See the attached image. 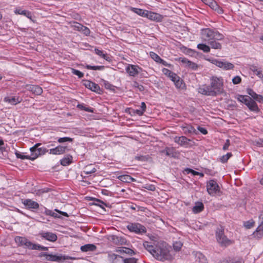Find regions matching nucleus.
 I'll return each mask as SVG.
<instances>
[{
    "mask_svg": "<svg viewBox=\"0 0 263 263\" xmlns=\"http://www.w3.org/2000/svg\"><path fill=\"white\" fill-rule=\"evenodd\" d=\"M171 247L166 243L163 242L157 246L156 254H154V257L159 260H171L172 256L170 254Z\"/></svg>",
    "mask_w": 263,
    "mask_h": 263,
    "instance_id": "nucleus-1",
    "label": "nucleus"
},
{
    "mask_svg": "<svg viewBox=\"0 0 263 263\" xmlns=\"http://www.w3.org/2000/svg\"><path fill=\"white\" fill-rule=\"evenodd\" d=\"M210 85L214 96L224 93L223 79L221 77H212L210 78Z\"/></svg>",
    "mask_w": 263,
    "mask_h": 263,
    "instance_id": "nucleus-2",
    "label": "nucleus"
},
{
    "mask_svg": "<svg viewBox=\"0 0 263 263\" xmlns=\"http://www.w3.org/2000/svg\"><path fill=\"white\" fill-rule=\"evenodd\" d=\"M235 98L240 103L245 104L249 109L254 113H258L259 109L256 102L247 95H237Z\"/></svg>",
    "mask_w": 263,
    "mask_h": 263,
    "instance_id": "nucleus-3",
    "label": "nucleus"
},
{
    "mask_svg": "<svg viewBox=\"0 0 263 263\" xmlns=\"http://www.w3.org/2000/svg\"><path fill=\"white\" fill-rule=\"evenodd\" d=\"M39 257L41 258L44 257V258L42 259L43 260L57 261L58 262H62L65 260L71 258L68 256L49 254L45 252L40 253L39 255Z\"/></svg>",
    "mask_w": 263,
    "mask_h": 263,
    "instance_id": "nucleus-4",
    "label": "nucleus"
},
{
    "mask_svg": "<svg viewBox=\"0 0 263 263\" xmlns=\"http://www.w3.org/2000/svg\"><path fill=\"white\" fill-rule=\"evenodd\" d=\"M216 238L218 243L221 246L227 247L232 243V241L224 235V229L222 227H220L217 229Z\"/></svg>",
    "mask_w": 263,
    "mask_h": 263,
    "instance_id": "nucleus-5",
    "label": "nucleus"
},
{
    "mask_svg": "<svg viewBox=\"0 0 263 263\" xmlns=\"http://www.w3.org/2000/svg\"><path fill=\"white\" fill-rule=\"evenodd\" d=\"M40 143H37L34 146L30 148L31 155H30L29 159L34 160L37 158L39 156L45 154L46 152H48L45 147H39L38 146L40 145Z\"/></svg>",
    "mask_w": 263,
    "mask_h": 263,
    "instance_id": "nucleus-6",
    "label": "nucleus"
},
{
    "mask_svg": "<svg viewBox=\"0 0 263 263\" xmlns=\"http://www.w3.org/2000/svg\"><path fill=\"white\" fill-rule=\"evenodd\" d=\"M210 61L212 64L225 70H231L234 67V65L232 63L224 60L212 59Z\"/></svg>",
    "mask_w": 263,
    "mask_h": 263,
    "instance_id": "nucleus-7",
    "label": "nucleus"
},
{
    "mask_svg": "<svg viewBox=\"0 0 263 263\" xmlns=\"http://www.w3.org/2000/svg\"><path fill=\"white\" fill-rule=\"evenodd\" d=\"M206 190L209 194L211 196H215L220 191L218 184L213 180H211L207 182Z\"/></svg>",
    "mask_w": 263,
    "mask_h": 263,
    "instance_id": "nucleus-8",
    "label": "nucleus"
},
{
    "mask_svg": "<svg viewBox=\"0 0 263 263\" xmlns=\"http://www.w3.org/2000/svg\"><path fill=\"white\" fill-rule=\"evenodd\" d=\"M127 229L137 234H142L146 232V228L142 224L138 223H130L127 226Z\"/></svg>",
    "mask_w": 263,
    "mask_h": 263,
    "instance_id": "nucleus-9",
    "label": "nucleus"
},
{
    "mask_svg": "<svg viewBox=\"0 0 263 263\" xmlns=\"http://www.w3.org/2000/svg\"><path fill=\"white\" fill-rule=\"evenodd\" d=\"M214 35V31L209 28L201 30V37L204 42L208 43L213 40Z\"/></svg>",
    "mask_w": 263,
    "mask_h": 263,
    "instance_id": "nucleus-10",
    "label": "nucleus"
},
{
    "mask_svg": "<svg viewBox=\"0 0 263 263\" xmlns=\"http://www.w3.org/2000/svg\"><path fill=\"white\" fill-rule=\"evenodd\" d=\"M259 225L253 233L254 237L257 238H260L263 236V211L260 213L259 216Z\"/></svg>",
    "mask_w": 263,
    "mask_h": 263,
    "instance_id": "nucleus-11",
    "label": "nucleus"
},
{
    "mask_svg": "<svg viewBox=\"0 0 263 263\" xmlns=\"http://www.w3.org/2000/svg\"><path fill=\"white\" fill-rule=\"evenodd\" d=\"M125 70L129 76L135 77L141 72V68L138 65L128 64Z\"/></svg>",
    "mask_w": 263,
    "mask_h": 263,
    "instance_id": "nucleus-12",
    "label": "nucleus"
},
{
    "mask_svg": "<svg viewBox=\"0 0 263 263\" xmlns=\"http://www.w3.org/2000/svg\"><path fill=\"white\" fill-rule=\"evenodd\" d=\"M145 17L157 22H161L163 19V16L161 14L148 10L146 11Z\"/></svg>",
    "mask_w": 263,
    "mask_h": 263,
    "instance_id": "nucleus-13",
    "label": "nucleus"
},
{
    "mask_svg": "<svg viewBox=\"0 0 263 263\" xmlns=\"http://www.w3.org/2000/svg\"><path fill=\"white\" fill-rule=\"evenodd\" d=\"M205 5H208L212 9L217 11L219 14L223 13V10L214 0H201Z\"/></svg>",
    "mask_w": 263,
    "mask_h": 263,
    "instance_id": "nucleus-14",
    "label": "nucleus"
},
{
    "mask_svg": "<svg viewBox=\"0 0 263 263\" xmlns=\"http://www.w3.org/2000/svg\"><path fill=\"white\" fill-rule=\"evenodd\" d=\"M83 85L88 89L96 92L99 93L100 91V86L96 83L89 80H84Z\"/></svg>",
    "mask_w": 263,
    "mask_h": 263,
    "instance_id": "nucleus-15",
    "label": "nucleus"
},
{
    "mask_svg": "<svg viewBox=\"0 0 263 263\" xmlns=\"http://www.w3.org/2000/svg\"><path fill=\"white\" fill-rule=\"evenodd\" d=\"M72 27L75 30L81 31L86 35H89L90 32L89 29L87 27L84 26L82 24L77 22H74L73 23L72 25Z\"/></svg>",
    "mask_w": 263,
    "mask_h": 263,
    "instance_id": "nucleus-16",
    "label": "nucleus"
},
{
    "mask_svg": "<svg viewBox=\"0 0 263 263\" xmlns=\"http://www.w3.org/2000/svg\"><path fill=\"white\" fill-rule=\"evenodd\" d=\"M4 101L8 104L14 105L20 103L22 99L17 96H9L5 97Z\"/></svg>",
    "mask_w": 263,
    "mask_h": 263,
    "instance_id": "nucleus-17",
    "label": "nucleus"
},
{
    "mask_svg": "<svg viewBox=\"0 0 263 263\" xmlns=\"http://www.w3.org/2000/svg\"><path fill=\"white\" fill-rule=\"evenodd\" d=\"M40 235L47 240L54 242L57 240V236L55 234L50 232H42Z\"/></svg>",
    "mask_w": 263,
    "mask_h": 263,
    "instance_id": "nucleus-18",
    "label": "nucleus"
},
{
    "mask_svg": "<svg viewBox=\"0 0 263 263\" xmlns=\"http://www.w3.org/2000/svg\"><path fill=\"white\" fill-rule=\"evenodd\" d=\"M22 203L26 208L29 209H37L39 208V204L37 202L29 199L23 200Z\"/></svg>",
    "mask_w": 263,
    "mask_h": 263,
    "instance_id": "nucleus-19",
    "label": "nucleus"
},
{
    "mask_svg": "<svg viewBox=\"0 0 263 263\" xmlns=\"http://www.w3.org/2000/svg\"><path fill=\"white\" fill-rule=\"evenodd\" d=\"M211 85H203L200 86L198 88V92L206 96H214L212 91Z\"/></svg>",
    "mask_w": 263,
    "mask_h": 263,
    "instance_id": "nucleus-20",
    "label": "nucleus"
},
{
    "mask_svg": "<svg viewBox=\"0 0 263 263\" xmlns=\"http://www.w3.org/2000/svg\"><path fill=\"white\" fill-rule=\"evenodd\" d=\"M111 240L117 245H123L127 243L126 239L122 236L112 235L111 236Z\"/></svg>",
    "mask_w": 263,
    "mask_h": 263,
    "instance_id": "nucleus-21",
    "label": "nucleus"
},
{
    "mask_svg": "<svg viewBox=\"0 0 263 263\" xmlns=\"http://www.w3.org/2000/svg\"><path fill=\"white\" fill-rule=\"evenodd\" d=\"M15 241L18 245L25 246L27 248L31 245V241H29L25 237L17 236L15 238Z\"/></svg>",
    "mask_w": 263,
    "mask_h": 263,
    "instance_id": "nucleus-22",
    "label": "nucleus"
},
{
    "mask_svg": "<svg viewBox=\"0 0 263 263\" xmlns=\"http://www.w3.org/2000/svg\"><path fill=\"white\" fill-rule=\"evenodd\" d=\"M67 148L66 146H58L49 150V154L53 155H60L65 153Z\"/></svg>",
    "mask_w": 263,
    "mask_h": 263,
    "instance_id": "nucleus-23",
    "label": "nucleus"
},
{
    "mask_svg": "<svg viewBox=\"0 0 263 263\" xmlns=\"http://www.w3.org/2000/svg\"><path fill=\"white\" fill-rule=\"evenodd\" d=\"M27 87L28 90L36 95H40L43 92L42 88L37 85H29Z\"/></svg>",
    "mask_w": 263,
    "mask_h": 263,
    "instance_id": "nucleus-24",
    "label": "nucleus"
},
{
    "mask_svg": "<svg viewBox=\"0 0 263 263\" xmlns=\"http://www.w3.org/2000/svg\"><path fill=\"white\" fill-rule=\"evenodd\" d=\"M250 70L253 72L259 78L263 81V70L260 68H258L256 66L252 65L250 68Z\"/></svg>",
    "mask_w": 263,
    "mask_h": 263,
    "instance_id": "nucleus-25",
    "label": "nucleus"
},
{
    "mask_svg": "<svg viewBox=\"0 0 263 263\" xmlns=\"http://www.w3.org/2000/svg\"><path fill=\"white\" fill-rule=\"evenodd\" d=\"M144 247L154 256V254H156L157 247H154L150 242L145 241L143 243Z\"/></svg>",
    "mask_w": 263,
    "mask_h": 263,
    "instance_id": "nucleus-26",
    "label": "nucleus"
},
{
    "mask_svg": "<svg viewBox=\"0 0 263 263\" xmlns=\"http://www.w3.org/2000/svg\"><path fill=\"white\" fill-rule=\"evenodd\" d=\"M172 81L174 83V84L177 88L181 89L183 88L184 84L183 81L177 75H176Z\"/></svg>",
    "mask_w": 263,
    "mask_h": 263,
    "instance_id": "nucleus-27",
    "label": "nucleus"
},
{
    "mask_svg": "<svg viewBox=\"0 0 263 263\" xmlns=\"http://www.w3.org/2000/svg\"><path fill=\"white\" fill-rule=\"evenodd\" d=\"M118 178L122 182L130 183L136 181V179L128 175H120Z\"/></svg>",
    "mask_w": 263,
    "mask_h": 263,
    "instance_id": "nucleus-28",
    "label": "nucleus"
},
{
    "mask_svg": "<svg viewBox=\"0 0 263 263\" xmlns=\"http://www.w3.org/2000/svg\"><path fill=\"white\" fill-rule=\"evenodd\" d=\"M94 51L96 54L103 58L106 61L109 62L111 61V58L106 54L104 53L102 50H101L98 48H95Z\"/></svg>",
    "mask_w": 263,
    "mask_h": 263,
    "instance_id": "nucleus-29",
    "label": "nucleus"
},
{
    "mask_svg": "<svg viewBox=\"0 0 263 263\" xmlns=\"http://www.w3.org/2000/svg\"><path fill=\"white\" fill-rule=\"evenodd\" d=\"M190 140L187 139L185 137L181 136L179 137H175V142L181 146H184L188 143Z\"/></svg>",
    "mask_w": 263,
    "mask_h": 263,
    "instance_id": "nucleus-30",
    "label": "nucleus"
},
{
    "mask_svg": "<svg viewBox=\"0 0 263 263\" xmlns=\"http://www.w3.org/2000/svg\"><path fill=\"white\" fill-rule=\"evenodd\" d=\"M130 10L134 12V13H136L138 15L142 17H145L146 13V10H144L142 9L137 8H134V7H130Z\"/></svg>",
    "mask_w": 263,
    "mask_h": 263,
    "instance_id": "nucleus-31",
    "label": "nucleus"
},
{
    "mask_svg": "<svg viewBox=\"0 0 263 263\" xmlns=\"http://www.w3.org/2000/svg\"><path fill=\"white\" fill-rule=\"evenodd\" d=\"M163 152L165 153L166 155L172 157H175L177 155L173 147H166Z\"/></svg>",
    "mask_w": 263,
    "mask_h": 263,
    "instance_id": "nucleus-32",
    "label": "nucleus"
},
{
    "mask_svg": "<svg viewBox=\"0 0 263 263\" xmlns=\"http://www.w3.org/2000/svg\"><path fill=\"white\" fill-rule=\"evenodd\" d=\"M14 13L16 14H21L26 16L27 17L31 19V14L30 12L25 10H22L21 9L17 8L14 10Z\"/></svg>",
    "mask_w": 263,
    "mask_h": 263,
    "instance_id": "nucleus-33",
    "label": "nucleus"
},
{
    "mask_svg": "<svg viewBox=\"0 0 263 263\" xmlns=\"http://www.w3.org/2000/svg\"><path fill=\"white\" fill-rule=\"evenodd\" d=\"M96 249V246L92 244H87L81 247V250L83 252L93 251Z\"/></svg>",
    "mask_w": 263,
    "mask_h": 263,
    "instance_id": "nucleus-34",
    "label": "nucleus"
},
{
    "mask_svg": "<svg viewBox=\"0 0 263 263\" xmlns=\"http://www.w3.org/2000/svg\"><path fill=\"white\" fill-rule=\"evenodd\" d=\"M96 169L93 167L92 164H90L84 168L82 175H89L96 172Z\"/></svg>",
    "mask_w": 263,
    "mask_h": 263,
    "instance_id": "nucleus-35",
    "label": "nucleus"
},
{
    "mask_svg": "<svg viewBox=\"0 0 263 263\" xmlns=\"http://www.w3.org/2000/svg\"><path fill=\"white\" fill-rule=\"evenodd\" d=\"M72 157L71 156L67 155L61 160V164L63 166H67L72 162Z\"/></svg>",
    "mask_w": 263,
    "mask_h": 263,
    "instance_id": "nucleus-36",
    "label": "nucleus"
},
{
    "mask_svg": "<svg viewBox=\"0 0 263 263\" xmlns=\"http://www.w3.org/2000/svg\"><path fill=\"white\" fill-rule=\"evenodd\" d=\"M196 261L198 263H208L204 255L200 252H197L196 254Z\"/></svg>",
    "mask_w": 263,
    "mask_h": 263,
    "instance_id": "nucleus-37",
    "label": "nucleus"
},
{
    "mask_svg": "<svg viewBox=\"0 0 263 263\" xmlns=\"http://www.w3.org/2000/svg\"><path fill=\"white\" fill-rule=\"evenodd\" d=\"M162 71L163 74L168 77L171 80L177 75L176 73L166 68H163Z\"/></svg>",
    "mask_w": 263,
    "mask_h": 263,
    "instance_id": "nucleus-38",
    "label": "nucleus"
},
{
    "mask_svg": "<svg viewBox=\"0 0 263 263\" xmlns=\"http://www.w3.org/2000/svg\"><path fill=\"white\" fill-rule=\"evenodd\" d=\"M208 43L210 45L212 48L215 49H220L221 48V44L218 42L216 40H211Z\"/></svg>",
    "mask_w": 263,
    "mask_h": 263,
    "instance_id": "nucleus-39",
    "label": "nucleus"
},
{
    "mask_svg": "<svg viewBox=\"0 0 263 263\" xmlns=\"http://www.w3.org/2000/svg\"><path fill=\"white\" fill-rule=\"evenodd\" d=\"M203 209V204L201 202L197 203L193 208V211L195 213H198L202 211Z\"/></svg>",
    "mask_w": 263,
    "mask_h": 263,
    "instance_id": "nucleus-40",
    "label": "nucleus"
},
{
    "mask_svg": "<svg viewBox=\"0 0 263 263\" xmlns=\"http://www.w3.org/2000/svg\"><path fill=\"white\" fill-rule=\"evenodd\" d=\"M117 251L121 253H126L131 255L134 254L133 250L127 248H122L118 250Z\"/></svg>",
    "mask_w": 263,
    "mask_h": 263,
    "instance_id": "nucleus-41",
    "label": "nucleus"
},
{
    "mask_svg": "<svg viewBox=\"0 0 263 263\" xmlns=\"http://www.w3.org/2000/svg\"><path fill=\"white\" fill-rule=\"evenodd\" d=\"M183 129L185 133H193L197 134L196 130L195 128H194L191 125H187L186 126H185L183 127Z\"/></svg>",
    "mask_w": 263,
    "mask_h": 263,
    "instance_id": "nucleus-42",
    "label": "nucleus"
},
{
    "mask_svg": "<svg viewBox=\"0 0 263 263\" xmlns=\"http://www.w3.org/2000/svg\"><path fill=\"white\" fill-rule=\"evenodd\" d=\"M185 67L193 70H196L197 69L198 66L196 63L189 60L187 62V64H186Z\"/></svg>",
    "mask_w": 263,
    "mask_h": 263,
    "instance_id": "nucleus-43",
    "label": "nucleus"
},
{
    "mask_svg": "<svg viewBox=\"0 0 263 263\" xmlns=\"http://www.w3.org/2000/svg\"><path fill=\"white\" fill-rule=\"evenodd\" d=\"M197 48L202 50L203 51L205 52H209L210 51V48L209 46L205 44H199L197 45Z\"/></svg>",
    "mask_w": 263,
    "mask_h": 263,
    "instance_id": "nucleus-44",
    "label": "nucleus"
},
{
    "mask_svg": "<svg viewBox=\"0 0 263 263\" xmlns=\"http://www.w3.org/2000/svg\"><path fill=\"white\" fill-rule=\"evenodd\" d=\"M126 112L127 113H128L129 114H136L139 115H142L143 114V111L141 110V109H130L128 108V109L126 110Z\"/></svg>",
    "mask_w": 263,
    "mask_h": 263,
    "instance_id": "nucleus-45",
    "label": "nucleus"
},
{
    "mask_svg": "<svg viewBox=\"0 0 263 263\" xmlns=\"http://www.w3.org/2000/svg\"><path fill=\"white\" fill-rule=\"evenodd\" d=\"M85 67L88 69H91L93 70H102L104 68V66H90L89 65H86Z\"/></svg>",
    "mask_w": 263,
    "mask_h": 263,
    "instance_id": "nucleus-46",
    "label": "nucleus"
},
{
    "mask_svg": "<svg viewBox=\"0 0 263 263\" xmlns=\"http://www.w3.org/2000/svg\"><path fill=\"white\" fill-rule=\"evenodd\" d=\"M149 55L152 59H153L158 63H159L161 61V58L157 54L154 52H150Z\"/></svg>",
    "mask_w": 263,
    "mask_h": 263,
    "instance_id": "nucleus-47",
    "label": "nucleus"
},
{
    "mask_svg": "<svg viewBox=\"0 0 263 263\" xmlns=\"http://www.w3.org/2000/svg\"><path fill=\"white\" fill-rule=\"evenodd\" d=\"M182 243L180 241H176L173 243V248L175 251H179L182 247Z\"/></svg>",
    "mask_w": 263,
    "mask_h": 263,
    "instance_id": "nucleus-48",
    "label": "nucleus"
},
{
    "mask_svg": "<svg viewBox=\"0 0 263 263\" xmlns=\"http://www.w3.org/2000/svg\"><path fill=\"white\" fill-rule=\"evenodd\" d=\"M175 61L181 63L184 67H185L187 64L189 60L184 57H180L175 59Z\"/></svg>",
    "mask_w": 263,
    "mask_h": 263,
    "instance_id": "nucleus-49",
    "label": "nucleus"
},
{
    "mask_svg": "<svg viewBox=\"0 0 263 263\" xmlns=\"http://www.w3.org/2000/svg\"><path fill=\"white\" fill-rule=\"evenodd\" d=\"M246 92L250 96L249 97H251L254 100V99L257 95V93L252 89L250 88H247Z\"/></svg>",
    "mask_w": 263,
    "mask_h": 263,
    "instance_id": "nucleus-50",
    "label": "nucleus"
},
{
    "mask_svg": "<svg viewBox=\"0 0 263 263\" xmlns=\"http://www.w3.org/2000/svg\"><path fill=\"white\" fill-rule=\"evenodd\" d=\"M77 106L81 110H84L88 112H92V110L91 109L86 106L84 104H78Z\"/></svg>",
    "mask_w": 263,
    "mask_h": 263,
    "instance_id": "nucleus-51",
    "label": "nucleus"
},
{
    "mask_svg": "<svg viewBox=\"0 0 263 263\" xmlns=\"http://www.w3.org/2000/svg\"><path fill=\"white\" fill-rule=\"evenodd\" d=\"M255 222L253 220H249L244 223V226L247 229H250L254 226Z\"/></svg>",
    "mask_w": 263,
    "mask_h": 263,
    "instance_id": "nucleus-52",
    "label": "nucleus"
},
{
    "mask_svg": "<svg viewBox=\"0 0 263 263\" xmlns=\"http://www.w3.org/2000/svg\"><path fill=\"white\" fill-rule=\"evenodd\" d=\"M71 71L73 74L77 76L80 78H81L84 76V73L78 70L72 69Z\"/></svg>",
    "mask_w": 263,
    "mask_h": 263,
    "instance_id": "nucleus-53",
    "label": "nucleus"
},
{
    "mask_svg": "<svg viewBox=\"0 0 263 263\" xmlns=\"http://www.w3.org/2000/svg\"><path fill=\"white\" fill-rule=\"evenodd\" d=\"M232 154L231 153H228L226 155H223L221 158V161L223 163H224L228 161V160L232 156Z\"/></svg>",
    "mask_w": 263,
    "mask_h": 263,
    "instance_id": "nucleus-54",
    "label": "nucleus"
},
{
    "mask_svg": "<svg viewBox=\"0 0 263 263\" xmlns=\"http://www.w3.org/2000/svg\"><path fill=\"white\" fill-rule=\"evenodd\" d=\"M214 35L213 40L218 41L223 39V35L218 32L214 31Z\"/></svg>",
    "mask_w": 263,
    "mask_h": 263,
    "instance_id": "nucleus-55",
    "label": "nucleus"
},
{
    "mask_svg": "<svg viewBox=\"0 0 263 263\" xmlns=\"http://www.w3.org/2000/svg\"><path fill=\"white\" fill-rule=\"evenodd\" d=\"M41 245H38V244H34V243H32L31 242V245L30 246L28 247V248L30 249H32V250H41Z\"/></svg>",
    "mask_w": 263,
    "mask_h": 263,
    "instance_id": "nucleus-56",
    "label": "nucleus"
},
{
    "mask_svg": "<svg viewBox=\"0 0 263 263\" xmlns=\"http://www.w3.org/2000/svg\"><path fill=\"white\" fill-rule=\"evenodd\" d=\"M241 81V79L239 76H236L232 79V82L234 84H238Z\"/></svg>",
    "mask_w": 263,
    "mask_h": 263,
    "instance_id": "nucleus-57",
    "label": "nucleus"
},
{
    "mask_svg": "<svg viewBox=\"0 0 263 263\" xmlns=\"http://www.w3.org/2000/svg\"><path fill=\"white\" fill-rule=\"evenodd\" d=\"M72 141V139L69 137L60 138L58 140V141L59 143H63V142H65L67 141Z\"/></svg>",
    "mask_w": 263,
    "mask_h": 263,
    "instance_id": "nucleus-58",
    "label": "nucleus"
},
{
    "mask_svg": "<svg viewBox=\"0 0 263 263\" xmlns=\"http://www.w3.org/2000/svg\"><path fill=\"white\" fill-rule=\"evenodd\" d=\"M254 100H255L258 103H263V96L262 95L257 94V95L254 99Z\"/></svg>",
    "mask_w": 263,
    "mask_h": 263,
    "instance_id": "nucleus-59",
    "label": "nucleus"
},
{
    "mask_svg": "<svg viewBox=\"0 0 263 263\" xmlns=\"http://www.w3.org/2000/svg\"><path fill=\"white\" fill-rule=\"evenodd\" d=\"M15 155L16 156V157L18 158H21L22 159H29L30 156H29V155L25 156V155H22V154L17 153V152H16L15 153Z\"/></svg>",
    "mask_w": 263,
    "mask_h": 263,
    "instance_id": "nucleus-60",
    "label": "nucleus"
},
{
    "mask_svg": "<svg viewBox=\"0 0 263 263\" xmlns=\"http://www.w3.org/2000/svg\"><path fill=\"white\" fill-rule=\"evenodd\" d=\"M186 171H187L188 173H192L194 175H199L202 177L203 176V174L202 173H200L198 172L195 171L192 169H187Z\"/></svg>",
    "mask_w": 263,
    "mask_h": 263,
    "instance_id": "nucleus-61",
    "label": "nucleus"
},
{
    "mask_svg": "<svg viewBox=\"0 0 263 263\" xmlns=\"http://www.w3.org/2000/svg\"><path fill=\"white\" fill-rule=\"evenodd\" d=\"M197 129L203 135H206L208 134L207 130L204 127L198 126Z\"/></svg>",
    "mask_w": 263,
    "mask_h": 263,
    "instance_id": "nucleus-62",
    "label": "nucleus"
},
{
    "mask_svg": "<svg viewBox=\"0 0 263 263\" xmlns=\"http://www.w3.org/2000/svg\"><path fill=\"white\" fill-rule=\"evenodd\" d=\"M137 260L134 258L125 259L124 260V263H136Z\"/></svg>",
    "mask_w": 263,
    "mask_h": 263,
    "instance_id": "nucleus-63",
    "label": "nucleus"
},
{
    "mask_svg": "<svg viewBox=\"0 0 263 263\" xmlns=\"http://www.w3.org/2000/svg\"><path fill=\"white\" fill-rule=\"evenodd\" d=\"M230 145V140L229 139H227L226 141L225 144H224V145L223 146V149L225 150V151L227 150L228 149Z\"/></svg>",
    "mask_w": 263,
    "mask_h": 263,
    "instance_id": "nucleus-64",
    "label": "nucleus"
}]
</instances>
